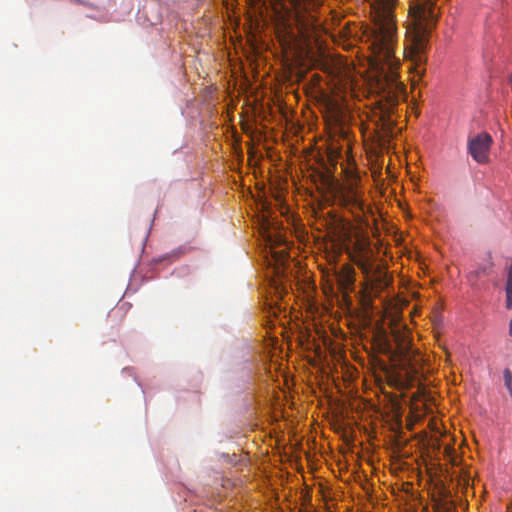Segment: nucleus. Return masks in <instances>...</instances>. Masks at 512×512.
I'll list each match as a JSON object with an SVG mask.
<instances>
[{
  "label": "nucleus",
  "mask_w": 512,
  "mask_h": 512,
  "mask_svg": "<svg viewBox=\"0 0 512 512\" xmlns=\"http://www.w3.org/2000/svg\"><path fill=\"white\" fill-rule=\"evenodd\" d=\"M339 282L343 288L348 289L353 286L355 282V270L350 265H345L339 272Z\"/></svg>",
  "instance_id": "nucleus-9"
},
{
  "label": "nucleus",
  "mask_w": 512,
  "mask_h": 512,
  "mask_svg": "<svg viewBox=\"0 0 512 512\" xmlns=\"http://www.w3.org/2000/svg\"><path fill=\"white\" fill-rule=\"evenodd\" d=\"M408 17V44L404 48V55L418 68L426 61L425 50L429 33L436 23L434 0H411Z\"/></svg>",
  "instance_id": "nucleus-2"
},
{
  "label": "nucleus",
  "mask_w": 512,
  "mask_h": 512,
  "mask_svg": "<svg viewBox=\"0 0 512 512\" xmlns=\"http://www.w3.org/2000/svg\"><path fill=\"white\" fill-rule=\"evenodd\" d=\"M334 198L340 206L349 210L356 217H360L365 211L360 194L352 185L337 187L334 191Z\"/></svg>",
  "instance_id": "nucleus-6"
},
{
  "label": "nucleus",
  "mask_w": 512,
  "mask_h": 512,
  "mask_svg": "<svg viewBox=\"0 0 512 512\" xmlns=\"http://www.w3.org/2000/svg\"><path fill=\"white\" fill-rule=\"evenodd\" d=\"M266 241L270 246V253L272 254V258L275 260L277 265H284L285 261L288 258V253L285 249L280 251H275L274 248L276 246H281L284 244V239L281 236H277L273 238V236L268 233L266 236Z\"/></svg>",
  "instance_id": "nucleus-8"
},
{
  "label": "nucleus",
  "mask_w": 512,
  "mask_h": 512,
  "mask_svg": "<svg viewBox=\"0 0 512 512\" xmlns=\"http://www.w3.org/2000/svg\"><path fill=\"white\" fill-rule=\"evenodd\" d=\"M350 260L359 268L362 274H367L370 266L376 264V255L371 248L368 238H361L354 241L347 249Z\"/></svg>",
  "instance_id": "nucleus-5"
},
{
  "label": "nucleus",
  "mask_w": 512,
  "mask_h": 512,
  "mask_svg": "<svg viewBox=\"0 0 512 512\" xmlns=\"http://www.w3.org/2000/svg\"><path fill=\"white\" fill-rule=\"evenodd\" d=\"M392 336L395 342L392 358L405 371L407 377L414 381L418 378L422 357L419 351L412 346L410 332L405 328L394 329Z\"/></svg>",
  "instance_id": "nucleus-3"
},
{
  "label": "nucleus",
  "mask_w": 512,
  "mask_h": 512,
  "mask_svg": "<svg viewBox=\"0 0 512 512\" xmlns=\"http://www.w3.org/2000/svg\"><path fill=\"white\" fill-rule=\"evenodd\" d=\"M492 272V265L489 264V265H485V266H482V267H479L478 269H476L475 271L471 272L470 273V278H480L481 276H488L490 275Z\"/></svg>",
  "instance_id": "nucleus-10"
},
{
  "label": "nucleus",
  "mask_w": 512,
  "mask_h": 512,
  "mask_svg": "<svg viewBox=\"0 0 512 512\" xmlns=\"http://www.w3.org/2000/svg\"><path fill=\"white\" fill-rule=\"evenodd\" d=\"M398 0H373V29L371 46L374 54L383 61L377 87L390 106L406 97L405 85L398 80L399 60L395 58L397 24L394 11Z\"/></svg>",
  "instance_id": "nucleus-1"
},
{
  "label": "nucleus",
  "mask_w": 512,
  "mask_h": 512,
  "mask_svg": "<svg viewBox=\"0 0 512 512\" xmlns=\"http://www.w3.org/2000/svg\"><path fill=\"white\" fill-rule=\"evenodd\" d=\"M492 143L493 139L489 133H478L468 139V152L477 163L485 164L489 161Z\"/></svg>",
  "instance_id": "nucleus-7"
},
{
  "label": "nucleus",
  "mask_w": 512,
  "mask_h": 512,
  "mask_svg": "<svg viewBox=\"0 0 512 512\" xmlns=\"http://www.w3.org/2000/svg\"><path fill=\"white\" fill-rule=\"evenodd\" d=\"M509 335L512 337V319L509 322Z\"/></svg>",
  "instance_id": "nucleus-13"
},
{
  "label": "nucleus",
  "mask_w": 512,
  "mask_h": 512,
  "mask_svg": "<svg viewBox=\"0 0 512 512\" xmlns=\"http://www.w3.org/2000/svg\"><path fill=\"white\" fill-rule=\"evenodd\" d=\"M340 132L343 138H347V131L344 129V127H340Z\"/></svg>",
  "instance_id": "nucleus-12"
},
{
  "label": "nucleus",
  "mask_w": 512,
  "mask_h": 512,
  "mask_svg": "<svg viewBox=\"0 0 512 512\" xmlns=\"http://www.w3.org/2000/svg\"><path fill=\"white\" fill-rule=\"evenodd\" d=\"M369 268L367 274H362L363 290L369 298L379 297L392 284L393 278L382 264L376 263Z\"/></svg>",
  "instance_id": "nucleus-4"
},
{
  "label": "nucleus",
  "mask_w": 512,
  "mask_h": 512,
  "mask_svg": "<svg viewBox=\"0 0 512 512\" xmlns=\"http://www.w3.org/2000/svg\"><path fill=\"white\" fill-rule=\"evenodd\" d=\"M504 385L507 388L510 396L512 397V372L510 369L505 368L503 371Z\"/></svg>",
  "instance_id": "nucleus-11"
}]
</instances>
